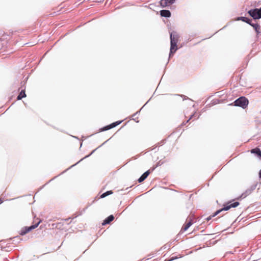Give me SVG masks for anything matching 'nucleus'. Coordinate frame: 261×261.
Returning a JSON list of instances; mask_svg holds the SVG:
<instances>
[{
	"label": "nucleus",
	"mask_w": 261,
	"mask_h": 261,
	"mask_svg": "<svg viewBox=\"0 0 261 261\" xmlns=\"http://www.w3.org/2000/svg\"><path fill=\"white\" fill-rule=\"evenodd\" d=\"M239 204H240V203H239V202H234L233 203H232L231 201H229V202H227L226 205H224V206L222 208L217 211L213 215H212L210 216L209 217H208L206 219V220L207 221H208L212 218H213V217H215L216 216H217V215H218L222 211H228V210H229L231 208L236 207Z\"/></svg>",
	"instance_id": "nucleus-1"
},
{
	"label": "nucleus",
	"mask_w": 261,
	"mask_h": 261,
	"mask_svg": "<svg viewBox=\"0 0 261 261\" xmlns=\"http://www.w3.org/2000/svg\"><path fill=\"white\" fill-rule=\"evenodd\" d=\"M248 100L245 97H241L234 101V106L245 108L248 105Z\"/></svg>",
	"instance_id": "nucleus-2"
},
{
	"label": "nucleus",
	"mask_w": 261,
	"mask_h": 261,
	"mask_svg": "<svg viewBox=\"0 0 261 261\" xmlns=\"http://www.w3.org/2000/svg\"><path fill=\"white\" fill-rule=\"evenodd\" d=\"M248 13L254 19L261 18V8L259 9L255 8L251 9Z\"/></svg>",
	"instance_id": "nucleus-3"
},
{
	"label": "nucleus",
	"mask_w": 261,
	"mask_h": 261,
	"mask_svg": "<svg viewBox=\"0 0 261 261\" xmlns=\"http://www.w3.org/2000/svg\"><path fill=\"white\" fill-rule=\"evenodd\" d=\"M193 223V221L191 218L187 219L186 223L184 224L180 230V232L183 233L185 231H187L188 229L192 225Z\"/></svg>",
	"instance_id": "nucleus-4"
},
{
	"label": "nucleus",
	"mask_w": 261,
	"mask_h": 261,
	"mask_svg": "<svg viewBox=\"0 0 261 261\" xmlns=\"http://www.w3.org/2000/svg\"><path fill=\"white\" fill-rule=\"evenodd\" d=\"M121 122H122L121 121H118L115 122L114 123H112V124L108 125L107 126H106L103 127V128H101L100 131H105V130H109L110 129H111L113 127H115V126H116L118 125H119V124H120L121 123Z\"/></svg>",
	"instance_id": "nucleus-5"
},
{
	"label": "nucleus",
	"mask_w": 261,
	"mask_h": 261,
	"mask_svg": "<svg viewBox=\"0 0 261 261\" xmlns=\"http://www.w3.org/2000/svg\"><path fill=\"white\" fill-rule=\"evenodd\" d=\"M179 36L175 33H171L170 34V43L177 44L178 41Z\"/></svg>",
	"instance_id": "nucleus-6"
},
{
	"label": "nucleus",
	"mask_w": 261,
	"mask_h": 261,
	"mask_svg": "<svg viewBox=\"0 0 261 261\" xmlns=\"http://www.w3.org/2000/svg\"><path fill=\"white\" fill-rule=\"evenodd\" d=\"M175 0H161L160 5L162 7H168L174 3Z\"/></svg>",
	"instance_id": "nucleus-7"
},
{
	"label": "nucleus",
	"mask_w": 261,
	"mask_h": 261,
	"mask_svg": "<svg viewBox=\"0 0 261 261\" xmlns=\"http://www.w3.org/2000/svg\"><path fill=\"white\" fill-rule=\"evenodd\" d=\"M114 219V217L113 216V215H111L109 216L108 217H107L105 220H104V221L102 223V225H105L109 224L111 222L113 221Z\"/></svg>",
	"instance_id": "nucleus-8"
},
{
	"label": "nucleus",
	"mask_w": 261,
	"mask_h": 261,
	"mask_svg": "<svg viewBox=\"0 0 261 261\" xmlns=\"http://www.w3.org/2000/svg\"><path fill=\"white\" fill-rule=\"evenodd\" d=\"M250 152L251 153L256 154L259 159H261V150L259 148L256 147L255 148L252 149L250 150Z\"/></svg>",
	"instance_id": "nucleus-9"
},
{
	"label": "nucleus",
	"mask_w": 261,
	"mask_h": 261,
	"mask_svg": "<svg viewBox=\"0 0 261 261\" xmlns=\"http://www.w3.org/2000/svg\"><path fill=\"white\" fill-rule=\"evenodd\" d=\"M160 15L163 17H169L171 16V12L167 10H163L160 11Z\"/></svg>",
	"instance_id": "nucleus-10"
},
{
	"label": "nucleus",
	"mask_w": 261,
	"mask_h": 261,
	"mask_svg": "<svg viewBox=\"0 0 261 261\" xmlns=\"http://www.w3.org/2000/svg\"><path fill=\"white\" fill-rule=\"evenodd\" d=\"M149 174H150L149 170H148L146 172H145V173H144L141 175V176L138 179L139 182H141L143 181H144L147 178V177L149 175Z\"/></svg>",
	"instance_id": "nucleus-11"
},
{
	"label": "nucleus",
	"mask_w": 261,
	"mask_h": 261,
	"mask_svg": "<svg viewBox=\"0 0 261 261\" xmlns=\"http://www.w3.org/2000/svg\"><path fill=\"white\" fill-rule=\"evenodd\" d=\"M40 223V221H39L35 225H33L30 227H26L25 228V230L22 233V234H25L28 232H29L30 231L32 230V229H35V228H36L38 225L39 224V223Z\"/></svg>",
	"instance_id": "nucleus-12"
},
{
	"label": "nucleus",
	"mask_w": 261,
	"mask_h": 261,
	"mask_svg": "<svg viewBox=\"0 0 261 261\" xmlns=\"http://www.w3.org/2000/svg\"><path fill=\"white\" fill-rule=\"evenodd\" d=\"M170 56H171V55H173L177 49V44H174V43H170Z\"/></svg>",
	"instance_id": "nucleus-13"
},
{
	"label": "nucleus",
	"mask_w": 261,
	"mask_h": 261,
	"mask_svg": "<svg viewBox=\"0 0 261 261\" xmlns=\"http://www.w3.org/2000/svg\"><path fill=\"white\" fill-rule=\"evenodd\" d=\"M250 25L254 28L257 34L259 33L260 25L258 24L251 23Z\"/></svg>",
	"instance_id": "nucleus-14"
},
{
	"label": "nucleus",
	"mask_w": 261,
	"mask_h": 261,
	"mask_svg": "<svg viewBox=\"0 0 261 261\" xmlns=\"http://www.w3.org/2000/svg\"><path fill=\"white\" fill-rule=\"evenodd\" d=\"M25 97H26V94H25V90H22L21 91V92H20L19 94L18 95V96H17V100H20L22 98Z\"/></svg>",
	"instance_id": "nucleus-15"
},
{
	"label": "nucleus",
	"mask_w": 261,
	"mask_h": 261,
	"mask_svg": "<svg viewBox=\"0 0 261 261\" xmlns=\"http://www.w3.org/2000/svg\"><path fill=\"white\" fill-rule=\"evenodd\" d=\"M239 20H241L242 21L245 22L250 25V24L252 23V20L250 19L247 17H241L238 19Z\"/></svg>",
	"instance_id": "nucleus-16"
},
{
	"label": "nucleus",
	"mask_w": 261,
	"mask_h": 261,
	"mask_svg": "<svg viewBox=\"0 0 261 261\" xmlns=\"http://www.w3.org/2000/svg\"><path fill=\"white\" fill-rule=\"evenodd\" d=\"M112 193H113L112 191H108L103 193L102 194H101L100 195V197L101 198H103L110 194H112Z\"/></svg>",
	"instance_id": "nucleus-17"
},
{
	"label": "nucleus",
	"mask_w": 261,
	"mask_h": 261,
	"mask_svg": "<svg viewBox=\"0 0 261 261\" xmlns=\"http://www.w3.org/2000/svg\"><path fill=\"white\" fill-rule=\"evenodd\" d=\"M52 226L53 228H61L63 226V224L62 223H55L52 224Z\"/></svg>",
	"instance_id": "nucleus-18"
},
{
	"label": "nucleus",
	"mask_w": 261,
	"mask_h": 261,
	"mask_svg": "<svg viewBox=\"0 0 261 261\" xmlns=\"http://www.w3.org/2000/svg\"><path fill=\"white\" fill-rule=\"evenodd\" d=\"M3 199L0 197V204H2L3 202Z\"/></svg>",
	"instance_id": "nucleus-19"
},
{
	"label": "nucleus",
	"mask_w": 261,
	"mask_h": 261,
	"mask_svg": "<svg viewBox=\"0 0 261 261\" xmlns=\"http://www.w3.org/2000/svg\"><path fill=\"white\" fill-rule=\"evenodd\" d=\"M259 177L260 178H261V170L259 172Z\"/></svg>",
	"instance_id": "nucleus-20"
},
{
	"label": "nucleus",
	"mask_w": 261,
	"mask_h": 261,
	"mask_svg": "<svg viewBox=\"0 0 261 261\" xmlns=\"http://www.w3.org/2000/svg\"><path fill=\"white\" fill-rule=\"evenodd\" d=\"M191 118V117H190V119H189L188 120H187V122H189V120H190Z\"/></svg>",
	"instance_id": "nucleus-21"
}]
</instances>
